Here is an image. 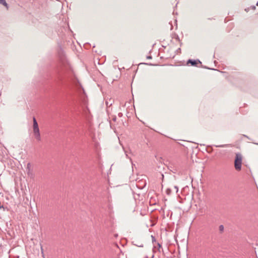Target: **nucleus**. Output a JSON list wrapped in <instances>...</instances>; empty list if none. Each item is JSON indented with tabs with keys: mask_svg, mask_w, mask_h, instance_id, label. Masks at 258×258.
Listing matches in <instances>:
<instances>
[{
	"mask_svg": "<svg viewBox=\"0 0 258 258\" xmlns=\"http://www.w3.org/2000/svg\"><path fill=\"white\" fill-rule=\"evenodd\" d=\"M242 136L245 138H246L247 139H248V140H251V138H250L249 137H248L247 135H242Z\"/></svg>",
	"mask_w": 258,
	"mask_h": 258,
	"instance_id": "19",
	"label": "nucleus"
},
{
	"mask_svg": "<svg viewBox=\"0 0 258 258\" xmlns=\"http://www.w3.org/2000/svg\"><path fill=\"white\" fill-rule=\"evenodd\" d=\"M201 68L205 69L210 70L218 71V72H219V70H218L217 69H214V68H211L208 67L206 66L202 65L201 66Z\"/></svg>",
	"mask_w": 258,
	"mask_h": 258,
	"instance_id": "8",
	"label": "nucleus"
},
{
	"mask_svg": "<svg viewBox=\"0 0 258 258\" xmlns=\"http://www.w3.org/2000/svg\"><path fill=\"white\" fill-rule=\"evenodd\" d=\"M229 144L219 145H208L206 148V151L209 153H211L213 151V147H216L217 148H223L229 147Z\"/></svg>",
	"mask_w": 258,
	"mask_h": 258,
	"instance_id": "4",
	"label": "nucleus"
},
{
	"mask_svg": "<svg viewBox=\"0 0 258 258\" xmlns=\"http://www.w3.org/2000/svg\"><path fill=\"white\" fill-rule=\"evenodd\" d=\"M174 38L178 41L180 42V38H179V36L176 34V33H174Z\"/></svg>",
	"mask_w": 258,
	"mask_h": 258,
	"instance_id": "11",
	"label": "nucleus"
},
{
	"mask_svg": "<svg viewBox=\"0 0 258 258\" xmlns=\"http://www.w3.org/2000/svg\"><path fill=\"white\" fill-rule=\"evenodd\" d=\"M144 64L148 65L150 66H153L157 65V64H153V63H140V64Z\"/></svg>",
	"mask_w": 258,
	"mask_h": 258,
	"instance_id": "12",
	"label": "nucleus"
},
{
	"mask_svg": "<svg viewBox=\"0 0 258 258\" xmlns=\"http://www.w3.org/2000/svg\"><path fill=\"white\" fill-rule=\"evenodd\" d=\"M224 230V226H223V225H220L219 226V230L220 233H222V232H223Z\"/></svg>",
	"mask_w": 258,
	"mask_h": 258,
	"instance_id": "10",
	"label": "nucleus"
},
{
	"mask_svg": "<svg viewBox=\"0 0 258 258\" xmlns=\"http://www.w3.org/2000/svg\"><path fill=\"white\" fill-rule=\"evenodd\" d=\"M169 24H171V28H170V29H171V30H172V29H173V26H172V24H171V23H169Z\"/></svg>",
	"mask_w": 258,
	"mask_h": 258,
	"instance_id": "30",
	"label": "nucleus"
},
{
	"mask_svg": "<svg viewBox=\"0 0 258 258\" xmlns=\"http://www.w3.org/2000/svg\"><path fill=\"white\" fill-rule=\"evenodd\" d=\"M146 58L148 59H151L152 58V56L151 55H148Z\"/></svg>",
	"mask_w": 258,
	"mask_h": 258,
	"instance_id": "23",
	"label": "nucleus"
},
{
	"mask_svg": "<svg viewBox=\"0 0 258 258\" xmlns=\"http://www.w3.org/2000/svg\"><path fill=\"white\" fill-rule=\"evenodd\" d=\"M133 243L134 245L138 246V247H143V243H136V241H133Z\"/></svg>",
	"mask_w": 258,
	"mask_h": 258,
	"instance_id": "9",
	"label": "nucleus"
},
{
	"mask_svg": "<svg viewBox=\"0 0 258 258\" xmlns=\"http://www.w3.org/2000/svg\"><path fill=\"white\" fill-rule=\"evenodd\" d=\"M242 136L245 138H246L247 139H248V140H251V138H250L249 137H248L247 135H242Z\"/></svg>",
	"mask_w": 258,
	"mask_h": 258,
	"instance_id": "21",
	"label": "nucleus"
},
{
	"mask_svg": "<svg viewBox=\"0 0 258 258\" xmlns=\"http://www.w3.org/2000/svg\"><path fill=\"white\" fill-rule=\"evenodd\" d=\"M0 4L5 6L7 9H9V5L6 2V0H0Z\"/></svg>",
	"mask_w": 258,
	"mask_h": 258,
	"instance_id": "7",
	"label": "nucleus"
},
{
	"mask_svg": "<svg viewBox=\"0 0 258 258\" xmlns=\"http://www.w3.org/2000/svg\"><path fill=\"white\" fill-rule=\"evenodd\" d=\"M151 238H152V241L153 243L156 242V240L155 237L154 236L152 235Z\"/></svg>",
	"mask_w": 258,
	"mask_h": 258,
	"instance_id": "14",
	"label": "nucleus"
},
{
	"mask_svg": "<svg viewBox=\"0 0 258 258\" xmlns=\"http://www.w3.org/2000/svg\"><path fill=\"white\" fill-rule=\"evenodd\" d=\"M87 46H90V44L89 43H88V42L84 44V46L87 47Z\"/></svg>",
	"mask_w": 258,
	"mask_h": 258,
	"instance_id": "26",
	"label": "nucleus"
},
{
	"mask_svg": "<svg viewBox=\"0 0 258 258\" xmlns=\"http://www.w3.org/2000/svg\"><path fill=\"white\" fill-rule=\"evenodd\" d=\"M171 189L169 188L166 189V194L169 195L171 194Z\"/></svg>",
	"mask_w": 258,
	"mask_h": 258,
	"instance_id": "13",
	"label": "nucleus"
},
{
	"mask_svg": "<svg viewBox=\"0 0 258 258\" xmlns=\"http://www.w3.org/2000/svg\"><path fill=\"white\" fill-rule=\"evenodd\" d=\"M242 136L245 138H246L247 139H248V140H251V138H250L249 137H248L247 135H242Z\"/></svg>",
	"mask_w": 258,
	"mask_h": 258,
	"instance_id": "22",
	"label": "nucleus"
},
{
	"mask_svg": "<svg viewBox=\"0 0 258 258\" xmlns=\"http://www.w3.org/2000/svg\"><path fill=\"white\" fill-rule=\"evenodd\" d=\"M174 188L175 189H176V193H177V192H178V186H176V185H175V186H174Z\"/></svg>",
	"mask_w": 258,
	"mask_h": 258,
	"instance_id": "17",
	"label": "nucleus"
},
{
	"mask_svg": "<svg viewBox=\"0 0 258 258\" xmlns=\"http://www.w3.org/2000/svg\"><path fill=\"white\" fill-rule=\"evenodd\" d=\"M242 136L245 138H246L247 139H248V140H251V138H250L249 137H248L247 135H242Z\"/></svg>",
	"mask_w": 258,
	"mask_h": 258,
	"instance_id": "20",
	"label": "nucleus"
},
{
	"mask_svg": "<svg viewBox=\"0 0 258 258\" xmlns=\"http://www.w3.org/2000/svg\"><path fill=\"white\" fill-rule=\"evenodd\" d=\"M33 132L39 131L38 124L37 122L36 119L35 117H33Z\"/></svg>",
	"mask_w": 258,
	"mask_h": 258,
	"instance_id": "5",
	"label": "nucleus"
},
{
	"mask_svg": "<svg viewBox=\"0 0 258 258\" xmlns=\"http://www.w3.org/2000/svg\"><path fill=\"white\" fill-rule=\"evenodd\" d=\"M153 257H154V255H152L151 258H153Z\"/></svg>",
	"mask_w": 258,
	"mask_h": 258,
	"instance_id": "39",
	"label": "nucleus"
},
{
	"mask_svg": "<svg viewBox=\"0 0 258 258\" xmlns=\"http://www.w3.org/2000/svg\"><path fill=\"white\" fill-rule=\"evenodd\" d=\"M201 146H205V144H200Z\"/></svg>",
	"mask_w": 258,
	"mask_h": 258,
	"instance_id": "36",
	"label": "nucleus"
},
{
	"mask_svg": "<svg viewBox=\"0 0 258 258\" xmlns=\"http://www.w3.org/2000/svg\"><path fill=\"white\" fill-rule=\"evenodd\" d=\"M55 83L59 86L69 88H75L79 91L85 92L84 88L76 77L67 60L61 59L60 66L56 71V75L54 79Z\"/></svg>",
	"mask_w": 258,
	"mask_h": 258,
	"instance_id": "1",
	"label": "nucleus"
},
{
	"mask_svg": "<svg viewBox=\"0 0 258 258\" xmlns=\"http://www.w3.org/2000/svg\"><path fill=\"white\" fill-rule=\"evenodd\" d=\"M27 169L30 170L31 168V164L30 163H28L27 165Z\"/></svg>",
	"mask_w": 258,
	"mask_h": 258,
	"instance_id": "15",
	"label": "nucleus"
},
{
	"mask_svg": "<svg viewBox=\"0 0 258 258\" xmlns=\"http://www.w3.org/2000/svg\"><path fill=\"white\" fill-rule=\"evenodd\" d=\"M177 53H180L181 52V48H178L175 51Z\"/></svg>",
	"mask_w": 258,
	"mask_h": 258,
	"instance_id": "16",
	"label": "nucleus"
},
{
	"mask_svg": "<svg viewBox=\"0 0 258 258\" xmlns=\"http://www.w3.org/2000/svg\"><path fill=\"white\" fill-rule=\"evenodd\" d=\"M146 258H148V257L147 256L146 257Z\"/></svg>",
	"mask_w": 258,
	"mask_h": 258,
	"instance_id": "40",
	"label": "nucleus"
},
{
	"mask_svg": "<svg viewBox=\"0 0 258 258\" xmlns=\"http://www.w3.org/2000/svg\"><path fill=\"white\" fill-rule=\"evenodd\" d=\"M256 6H258V1L257 2V3L256 4Z\"/></svg>",
	"mask_w": 258,
	"mask_h": 258,
	"instance_id": "35",
	"label": "nucleus"
},
{
	"mask_svg": "<svg viewBox=\"0 0 258 258\" xmlns=\"http://www.w3.org/2000/svg\"><path fill=\"white\" fill-rule=\"evenodd\" d=\"M34 136L36 140L38 141L41 140L40 134L39 131H34L33 132Z\"/></svg>",
	"mask_w": 258,
	"mask_h": 258,
	"instance_id": "6",
	"label": "nucleus"
},
{
	"mask_svg": "<svg viewBox=\"0 0 258 258\" xmlns=\"http://www.w3.org/2000/svg\"><path fill=\"white\" fill-rule=\"evenodd\" d=\"M242 162V156L241 153H237L235 154L234 159V167L237 171L241 169V165Z\"/></svg>",
	"mask_w": 258,
	"mask_h": 258,
	"instance_id": "2",
	"label": "nucleus"
},
{
	"mask_svg": "<svg viewBox=\"0 0 258 258\" xmlns=\"http://www.w3.org/2000/svg\"><path fill=\"white\" fill-rule=\"evenodd\" d=\"M118 235L117 234H115V237H117Z\"/></svg>",
	"mask_w": 258,
	"mask_h": 258,
	"instance_id": "38",
	"label": "nucleus"
},
{
	"mask_svg": "<svg viewBox=\"0 0 258 258\" xmlns=\"http://www.w3.org/2000/svg\"><path fill=\"white\" fill-rule=\"evenodd\" d=\"M186 64L188 66H192L196 67H201L202 64V62L199 59H188L186 61Z\"/></svg>",
	"mask_w": 258,
	"mask_h": 258,
	"instance_id": "3",
	"label": "nucleus"
},
{
	"mask_svg": "<svg viewBox=\"0 0 258 258\" xmlns=\"http://www.w3.org/2000/svg\"><path fill=\"white\" fill-rule=\"evenodd\" d=\"M182 45V43L180 42V46H181Z\"/></svg>",
	"mask_w": 258,
	"mask_h": 258,
	"instance_id": "33",
	"label": "nucleus"
},
{
	"mask_svg": "<svg viewBox=\"0 0 258 258\" xmlns=\"http://www.w3.org/2000/svg\"><path fill=\"white\" fill-rule=\"evenodd\" d=\"M252 144H255V145H258V143H256V142H252Z\"/></svg>",
	"mask_w": 258,
	"mask_h": 258,
	"instance_id": "31",
	"label": "nucleus"
},
{
	"mask_svg": "<svg viewBox=\"0 0 258 258\" xmlns=\"http://www.w3.org/2000/svg\"><path fill=\"white\" fill-rule=\"evenodd\" d=\"M249 8H247V9H245V11H246V12H248L249 11Z\"/></svg>",
	"mask_w": 258,
	"mask_h": 258,
	"instance_id": "32",
	"label": "nucleus"
},
{
	"mask_svg": "<svg viewBox=\"0 0 258 258\" xmlns=\"http://www.w3.org/2000/svg\"><path fill=\"white\" fill-rule=\"evenodd\" d=\"M214 63H215V64H216V63H217V61H216V60H215V61H214Z\"/></svg>",
	"mask_w": 258,
	"mask_h": 258,
	"instance_id": "34",
	"label": "nucleus"
},
{
	"mask_svg": "<svg viewBox=\"0 0 258 258\" xmlns=\"http://www.w3.org/2000/svg\"><path fill=\"white\" fill-rule=\"evenodd\" d=\"M36 79H34L33 80V83L35 85L36 83H37V81L35 80Z\"/></svg>",
	"mask_w": 258,
	"mask_h": 258,
	"instance_id": "27",
	"label": "nucleus"
},
{
	"mask_svg": "<svg viewBox=\"0 0 258 258\" xmlns=\"http://www.w3.org/2000/svg\"><path fill=\"white\" fill-rule=\"evenodd\" d=\"M16 258H19V256L17 255V256H16Z\"/></svg>",
	"mask_w": 258,
	"mask_h": 258,
	"instance_id": "37",
	"label": "nucleus"
},
{
	"mask_svg": "<svg viewBox=\"0 0 258 258\" xmlns=\"http://www.w3.org/2000/svg\"><path fill=\"white\" fill-rule=\"evenodd\" d=\"M125 153L126 157L127 158H129L130 159V160L131 161V158L128 156V155L126 154V152H125Z\"/></svg>",
	"mask_w": 258,
	"mask_h": 258,
	"instance_id": "28",
	"label": "nucleus"
},
{
	"mask_svg": "<svg viewBox=\"0 0 258 258\" xmlns=\"http://www.w3.org/2000/svg\"><path fill=\"white\" fill-rule=\"evenodd\" d=\"M118 115L119 117H121L122 116V113L121 112H119Z\"/></svg>",
	"mask_w": 258,
	"mask_h": 258,
	"instance_id": "29",
	"label": "nucleus"
},
{
	"mask_svg": "<svg viewBox=\"0 0 258 258\" xmlns=\"http://www.w3.org/2000/svg\"><path fill=\"white\" fill-rule=\"evenodd\" d=\"M160 174H161V176L162 180L163 181V179H164V174L163 173H161Z\"/></svg>",
	"mask_w": 258,
	"mask_h": 258,
	"instance_id": "25",
	"label": "nucleus"
},
{
	"mask_svg": "<svg viewBox=\"0 0 258 258\" xmlns=\"http://www.w3.org/2000/svg\"><path fill=\"white\" fill-rule=\"evenodd\" d=\"M250 8H251L252 10H255L256 7L255 6L253 5V6H250Z\"/></svg>",
	"mask_w": 258,
	"mask_h": 258,
	"instance_id": "24",
	"label": "nucleus"
},
{
	"mask_svg": "<svg viewBox=\"0 0 258 258\" xmlns=\"http://www.w3.org/2000/svg\"><path fill=\"white\" fill-rule=\"evenodd\" d=\"M157 246H158L159 250L160 249V248L162 247L161 244L160 243H157Z\"/></svg>",
	"mask_w": 258,
	"mask_h": 258,
	"instance_id": "18",
	"label": "nucleus"
}]
</instances>
